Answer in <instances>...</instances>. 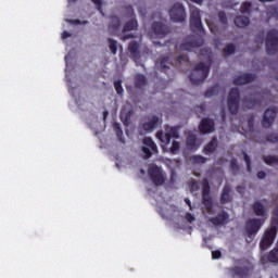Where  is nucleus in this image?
<instances>
[{
	"instance_id": "53",
	"label": "nucleus",
	"mask_w": 278,
	"mask_h": 278,
	"mask_svg": "<svg viewBox=\"0 0 278 278\" xmlns=\"http://www.w3.org/2000/svg\"><path fill=\"white\" fill-rule=\"evenodd\" d=\"M252 210H264V204H262L260 201H256L254 202Z\"/></svg>"
},
{
	"instance_id": "58",
	"label": "nucleus",
	"mask_w": 278,
	"mask_h": 278,
	"mask_svg": "<svg viewBox=\"0 0 278 278\" xmlns=\"http://www.w3.org/2000/svg\"><path fill=\"white\" fill-rule=\"evenodd\" d=\"M198 110H200L201 114L205 112V103H201L199 106H197Z\"/></svg>"
},
{
	"instance_id": "5",
	"label": "nucleus",
	"mask_w": 278,
	"mask_h": 278,
	"mask_svg": "<svg viewBox=\"0 0 278 278\" xmlns=\"http://www.w3.org/2000/svg\"><path fill=\"white\" fill-rule=\"evenodd\" d=\"M266 51L268 55H275L278 53V30L273 28L267 31L266 36Z\"/></svg>"
},
{
	"instance_id": "61",
	"label": "nucleus",
	"mask_w": 278,
	"mask_h": 278,
	"mask_svg": "<svg viewBox=\"0 0 278 278\" xmlns=\"http://www.w3.org/2000/svg\"><path fill=\"white\" fill-rule=\"evenodd\" d=\"M185 203L189 205V208L192 210V202H190V199H185Z\"/></svg>"
},
{
	"instance_id": "21",
	"label": "nucleus",
	"mask_w": 278,
	"mask_h": 278,
	"mask_svg": "<svg viewBox=\"0 0 278 278\" xmlns=\"http://www.w3.org/2000/svg\"><path fill=\"white\" fill-rule=\"evenodd\" d=\"M186 144L190 151H195V149H199V139H197V135H188Z\"/></svg>"
},
{
	"instance_id": "9",
	"label": "nucleus",
	"mask_w": 278,
	"mask_h": 278,
	"mask_svg": "<svg viewBox=\"0 0 278 278\" xmlns=\"http://www.w3.org/2000/svg\"><path fill=\"white\" fill-rule=\"evenodd\" d=\"M190 28L193 34L203 31V23L201 22V11L197 8L190 9Z\"/></svg>"
},
{
	"instance_id": "49",
	"label": "nucleus",
	"mask_w": 278,
	"mask_h": 278,
	"mask_svg": "<svg viewBox=\"0 0 278 278\" xmlns=\"http://www.w3.org/2000/svg\"><path fill=\"white\" fill-rule=\"evenodd\" d=\"M220 257H223V252H220L219 250H215L212 252L213 260H220Z\"/></svg>"
},
{
	"instance_id": "22",
	"label": "nucleus",
	"mask_w": 278,
	"mask_h": 278,
	"mask_svg": "<svg viewBox=\"0 0 278 278\" xmlns=\"http://www.w3.org/2000/svg\"><path fill=\"white\" fill-rule=\"evenodd\" d=\"M220 203H231V186L225 185L220 195Z\"/></svg>"
},
{
	"instance_id": "43",
	"label": "nucleus",
	"mask_w": 278,
	"mask_h": 278,
	"mask_svg": "<svg viewBox=\"0 0 278 278\" xmlns=\"http://www.w3.org/2000/svg\"><path fill=\"white\" fill-rule=\"evenodd\" d=\"M218 18H219V23H222L223 25H227L228 23L227 14L224 11L218 12Z\"/></svg>"
},
{
	"instance_id": "15",
	"label": "nucleus",
	"mask_w": 278,
	"mask_h": 278,
	"mask_svg": "<svg viewBox=\"0 0 278 278\" xmlns=\"http://www.w3.org/2000/svg\"><path fill=\"white\" fill-rule=\"evenodd\" d=\"M199 131L200 134H214V131H216L214 119L210 117L202 118L199 124Z\"/></svg>"
},
{
	"instance_id": "52",
	"label": "nucleus",
	"mask_w": 278,
	"mask_h": 278,
	"mask_svg": "<svg viewBox=\"0 0 278 278\" xmlns=\"http://www.w3.org/2000/svg\"><path fill=\"white\" fill-rule=\"evenodd\" d=\"M185 220H186L187 223H190V224L194 223V220H195L194 215H192V214H190V213H187V214L185 215Z\"/></svg>"
},
{
	"instance_id": "48",
	"label": "nucleus",
	"mask_w": 278,
	"mask_h": 278,
	"mask_svg": "<svg viewBox=\"0 0 278 278\" xmlns=\"http://www.w3.org/2000/svg\"><path fill=\"white\" fill-rule=\"evenodd\" d=\"M254 125H255V117L254 116H250L248 118V127H249L250 131H253Z\"/></svg>"
},
{
	"instance_id": "17",
	"label": "nucleus",
	"mask_w": 278,
	"mask_h": 278,
	"mask_svg": "<svg viewBox=\"0 0 278 278\" xmlns=\"http://www.w3.org/2000/svg\"><path fill=\"white\" fill-rule=\"evenodd\" d=\"M256 78L257 76L255 74L248 73L236 77L233 84L235 86H244L245 84L255 81Z\"/></svg>"
},
{
	"instance_id": "28",
	"label": "nucleus",
	"mask_w": 278,
	"mask_h": 278,
	"mask_svg": "<svg viewBox=\"0 0 278 278\" xmlns=\"http://www.w3.org/2000/svg\"><path fill=\"white\" fill-rule=\"evenodd\" d=\"M134 29H138V20L132 18L130 21H128L124 27H123V31H134Z\"/></svg>"
},
{
	"instance_id": "25",
	"label": "nucleus",
	"mask_w": 278,
	"mask_h": 278,
	"mask_svg": "<svg viewBox=\"0 0 278 278\" xmlns=\"http://www.w3.org/2000/svg\"><path fill=\"white\" fill-rule=\"evenodd\" d=\"M233 23L237 27H248V25L251 23V20H249V16L238 15L235 17Z\"/></svg>"
},
{
	"instance_id": "59",
	"label": "nucleus",
	"mask_w": 278,
	"mask_h": 278,
	"mask_svg": "<svg viewBox=\"0 0 278 278\" xmlns=\"http://www.w3.org/2000/svg\"><path fill=\"white\" fill-rule=\"evenodd\" d=\"M236 190H237V192H239V194H242L244 192V187L237 186Z\"/></svg>"
},
{
	"instance_id": "62",
	"label": "nucleus",
	"mask_w": 278,
	"mask_h": 278,
	"mask_svg": "<svg viewBox=\"0 0 278 278\" xmlns=\"http://www.w3.org/2000/svg\"><path fill=\"white\" fill-rule=\"evenodd\" d=\"M126 10H128V12H130V14H134V7L128 5V7H126Z\"/></svg>"
},
{
	"instance_id": "8",
	"label": "nucleus",
	"mask_w": 278,
	"mask_h": 278,
	"mask_svg": "<svg viewBox=\"0 0 278 278\" xmlns=\"http://www.w3.org/2000/svg\"><path fill=\"white\" fill-rule=\"evenodd\" d=\"M265 219L250 218L245 223V233L248 238H255L257 232L264 226Z\"/></svg>"
},
{
	"instance_id": "34",
	"label": "nucleus",
	"mask_w": 278,
	"mask_h": 278,
	"mask_svg": "<svg viewBox=\"0 0 278 278\" xmlns=\"http://www.w3.org/2000/svg\"><path fill=\"white\" fill-rule=\"evenodd\" d=\"M263 160L265 164H267L268 166H273V164H276L278 166V156L267 155V156H264Z\"/></svg>"
},
{
	"instance_id": "16",
	"label": "nucleus",
	"mask_w": 278,
	"mask_h": 278,
	"mask_svg": "<svg viewBox=\"0 0 278 278\" xmlns=\"http://www.w3.org/2000/svg\"><path fill=\"white\" fill-rule=\"evenodd\" d=\"M152 31L157 38H164L170 34V28L162 22H153Z\"/></svg>"
},
{
	"instance_id": "27",
	"label": "nucleus",
	"mask_w": 278,
	"mask_h": 278,
	"mask_svg": "<svg viewBox=\"0 0 278 278\" xmlns=\"http://www.w3.org/2000/svg\"><path fill=\"white\" fill-rule=\"evenodd\" d=\"M134 115V111H128L127 113H121L119 118L126 127L131 125V116Z\"/></svg>"
},
{
	"instance_id": "54",
	"label": "nucleus",
	"mask_w": 278,
	"mask_h": 278,
	"mask_svg": "<svg viewBox=\"0 0 278 278\" xmlns=\"http://www.w3.org/2000/svg\"><path fill=\"white\" fill-rule=\"evenodd\" d=\"M72 23L74 24V25H86V24H88V21H80V20H74V21H72Z\"/></svg>"
},
{
	"instance_id": "50",
	"label": "nucleus",
	"mask_w": 278,
	"mask_h": 278,
	"mask_svg": "<svg viewBox=\"0 0 278 278\" xmlns=\"http://www.w3.org/2000/svg\"><path fill=\"white\" fill-rule=\"evenodd\" d=\"M190 190L192 192H197V190H199V182L197 180H192L190 184Z\"/></svg>"
},
{
	"instance_id": "11",
	"label": "nucleus",
	"mask_w": 278,
	"mask_h": 278,
	"mask_svg": "<svg viewBox=\"0 0 278 278\" xmlns=\"http://www.w3.org/2000/svg\"><path fill=\"white\" fill-rule=\"evenodd\" d=\"M278 109L277 106H271L267 109L262 118V125L265 129L273 127V123H275V118H277Z\"/></svg>"
},
{
	"instance_id": "55",
	"label": "nucleus",
	"mask_w": 278,
	"mask_h": 278,
	"mask_svg": "<svg viewBox=\"0 0 278 278\" xmlns=\"http://www.w3.org/2000/svg\"><path fill=\"white\" fill-rule=\"evenodd\" d=\"M71 36H72V34L68 33V31H66V30H64V31L62 33V39H63V40H66V38H71Z\"/></svg>"
},
{
	"instance_id": "19",
	"label": "nucleus",
	"mask_w": 278,
	"mask_h": 278,
	"mask_svg": "<svg viewBox=\"0 0 278 278\" xmlns=\"http://www.w3.org/2000/svg\"><path fill=\"white\" fill-rule=\"evenodd\" d=\"M157 125H160V117L153 115L149 122L143 123L142 127L144 131H153V129H156Z\"/></svg>"
},
{
	"instance_id": "39",
	"label": "nucleus",
	"mask_w": 278,
	"mask_h": 278,
	"mask_svg": "<svg viewBox=\"0 0 278 278\" xmlns=\"http://www.w3.org/2000/svg\"><path fill=\"white\" fill-rule=\"evenodd\" d=\"M251 8H253V4H251V2H243L241 5V13L251 14Z\"/></svg>"
},
{
	"instance_id": "57",
	"label": "nucleus",
	"mask_w": 278,
	"mask_h": 278,
	"mask_svg": "<svg viewBox=\"0 0 278 278\" xmlns=\"http://www.w3.org/2000/svg\"><path fill=\"white\" fill-rule=\"evenodd\" d=\"M176 173H175V169H172V172H170V181H172V184H175V177H176Z\"/></svg>"
},
{
	"instance_id": "38",
	"label": "nucleus",
	"mask_w": 278,
	"mask_h": 278,
	"mask_svg": "<svg viewBox=\"0 0 278 278\" xmlns=\"http://www.w3.org/2000/svg\"><path fill=\"white\" fill-rule=\"evenodd\" d=\"M225 55H233L236 53V46L233 43H228L224 49Z\"/></svg>"
},
{
	"instance_id": "12",
	"label": "nucleus",
	"mask_w": 278,
	"mask_h": 278,
	"mask_svg": "<svg viewBox=\"0 0 278 278\" xmlns=\"http://www.w3.org/2000/svg\"><path fill=\"white\" fill-rule=\"evenodd\" d=\"M210 181H207V179H204L202 186V203L203 205H205V210H212L214 207V202L212 200V195L210 194Z\"/></svg>"
},
{
	"instance_id": "20",
	"label": "nucleus",
	"mask_w": 278,
	"mask_h": 278,
	"mask_svg": "<svg viewBox=\"0 0 278 278\" xmlns=\"http://www.w3.org/2000/svg\"><path fill=\"white\" fill-rule=\"evenodd\" d=\"M170 66H173V63L170 62V58L168 56L160 58L159 68L161 73H168V71L170 70Z\"/></svg>"
},
{
	"instance_id": "31",
	"label": "nucleus",
	"mask_w": 278,
	"mask_h": 278,
	"mask_svg": "<svg viewBox=\"0 0 278 278\" xmlns=\"http://www.w3.org/2000/svg\"><path fill=\"white\" fill-rule=\"evenodd\" d=\"M111 24L110 29H113V31H118V28L121 27V18L118 16H111Z\"/></svg>"
},
{
	"instance_id": "64",
	"label": "nucleus",
	"mask_w": 278,
	"mask_h": 278,
	"mask_svg": "<svg viewBox=\"0 0 278 278\" xmlns=\"http://www.w3.org/2000/svg\"><path fill=\"white\" fill-rule=\"evenodd\" d=\"M193 3H198L199 5H201V3H203V0H191Z\"/></svg>"
},
{
	"instance_id": "32",
	"label": "nucleus",
	"mask_w": 278,
	"mask_h": 278,
	"mask_svg": "<svg viewBox=\"0 0 278 278\" xmlns=\"http://www.w3.org/2000/svg\"><path fill=\"white\" fill-rule=\"evenodd\" d=\"M109 47L111 49V53H113V55H116V53L118 52V41L109 38Z\"/></svg>"
},
{
	"instance_id": "51",
	"label": "nucleus",
	"mask_w": 278,
	"mask_h": 278,
	"mask_svg": "<svg viewBox=\"0 0 278 278\" xmlns=\"http://www.w3.org/2000/svg\"><path fill=\"white\" fill-rule=\"evenodd\" d=\"M243 159L247 164L248 170H251V157L247 155V153H243Z\"/></svg>"
},
{
	"instance_id": "13",
	"label": "nucleus",
	"mask_w": 278,
	"mask_h": 278,
	"mask_svg": "<svg viewBox=\"0 0 278 278\" xmlns=\"http://www.w3.org/2000/svg\"><path fill=\"white\" fill-rule=\"evenodd\" d=\"M151 181L154 186H164L166 177L162 174V169L157 166L150 167L148 170Z\"/></svg>"
},
{
	"instance_id": "56",
	"label": "nucleus",
	"mask_w": 278,
	"mask_h": 278,
	"mask_svg": "<svg viewBox=\"0 0 278 278\" xmlns=\"http://www.w3.org/2000/svg\"><path fill=\"white\" fill-rule=\"evenodd\" d=\"M257 178L258 179H265L266 178V172H263V170L258 172L257 173Z\"/></svg>"
},
{
	"instance_id": "6",
	"label": "nucleus",
	"mask_w": 278,
	"mask_h": 278,
	"mask_svg": "<svg viewBox=\"0 0 278 278\" xmlns=\"http://www.w3.org/2000/svg\"><path fill=\"white\" fill-rule=\"evenodd\" d=\"M214 210H206L203 211V214L205 215V218H208V223H212L215 227H218L220 225H227L229 223V214L227 211H222L217 216L215 217H210L213 216Z\"/></svg>"
},
{
	"instance_id": "10",
	"label": "nucleus",
	"mask_w": 278,
	"mask_h": 278,
	"mask_svg": "<svg viewBox=\"0 0 278 278\" xmlns=\"http://www.w3.org/2000/svg\"><path fill=\"white\" fill-rule=\"evenodd\" d=\"M169 18L174 21V23H184L186 21V9L184 4L177 2L169 10Z\"/></svg>"
},
{
	"instance_id": "41",
	"label": "nucleus",
	"mask_w": 278,
	"mask_h": 278,
	"mask_svg": "<svg viewBox=\"0 0 278 278\" xmlns=\"http://www.w3.org/2000/svg\"><path fill=\"white\" fill-rule=\"evenodd\" d=\"M178 64H190V59L188 58V54H182L177 58Z\"/></svg>"
},
{
	"instance_id": "24",
	"label": "nucleus",
	"mask_w": 278,
	"mask_h": 278,
	"mask_svg": "<svg viewBox=\"0 0 278 278\" xmlns=\"http://www.w3.org/2000/svg\"><path fill=\"white\" fill-rule=\"evenodd\" d=\"M147 86V76L143 74H137L135 75V88L138 90H142Z\"/></svg>"
},
{
	"instance_id": "42",
	"label": "nucleus",
	"mask_w": 278,
	"mask_h": 278,
	"mask_svg": "<svg viewBox=\"0 0 278 278\" xmlns=\"http://www.w3.org/2000/svg\"><path fill=\"white\" fill-rule=\"evenodd\" d=\"M159 215L163 218V220H173V216L168 215V211L160 210Z\"/></svg>"
},
{
	"instance_id": "33",
	"label": "nucleus",
	"mask_w": 278,
	"mask_h": 278,
	"mask_svg": "<svg viewBox=\"0 0 278 278\" xmlns=\"http://www.w3.org/2000/svg\"><path fill=\"white\" fill-rule=\"evenodd\" d=\"M255 216H260L261 218H257V220H268V211L266 210H255L254 211Z\"/></svg>"
},
{
	"instance_id": "26",
	"label": "nucleus",
	"mask_w": 278,
	"mask_h": 278,
	"mask_svg": "<svg viewBox=\"0 0 278 278\" xmlns=\"http://www.w3.org/2000/svg\"><path fill=\"white\" fill-rule=\"evenodd\" d=\"M232 273L237 277L247 278L249 277V267H233Z\"/></svg>"
},
{
	"instance_id": "7",
	"label": "nucleus",
	"mask_w": 278,
	"mask_h": 278,
	"mask_svg": "<svg viewBox=\"0 0 278 278\" xmlns=\"http://www.w3.org/2000/svg\"><path fill=\"white\" fill-rule=\"evenodd\" d=\"M227 105L230 114H238V110H240V89L232 88L229 91Z\"/></svg>"
},
{
	"instance_id": "63",
	"label": "nucleus",
	"mask_w": 278,
	"mask_h": 278,
	"mask_svg": "<svg viewBox=\"0 0 278 278\" xmlns=\"http://www.w3.org/2000/svg\"><path fill=\"white\" fill-rule=\"evenodd\" d=\"M110 113L108 112V111H104L103 112V121H105L106 118H108V115H109Z\"/></svg>"
},
{
	"instance_id": "47",
	"label": "nucleus",
	"mask_w": 278,
	"mask_h": 278,
	"mask_svg": "<svg viewBox=\"0 0 278 278\" xmlns=\"http://www.w3.org/2000/svg\"><path fill=\"white\" fill-rule=\"evenodd\" d=\"M230 168L235 173H238V170H240V167L238 166V161L236 159L230 161Z\"/></svg>"
},
{
	"instance_id": "40",
	"label": "nucleus",
	"mask_w": 278,
	"mask_h": 278,
	"mask_svg": "<svg viewBox=\"0 0 278 278\" xmlns=\"http://www.w3.org/2000/svg\"><path fill=\"white\" fill-rule=\"evenodd\" d=\"M191 161L193 162V164H205V162H207V159L201 155H193L191 157Z\"/></svg>"
},
{
	"instance_id": "30",
	"label": "nucleus",
	"mask_w": 278,
	"mask_h": 278,
	"mask_svg": "<svg viewBox=\"0 0 278 278\" xmlns=\"http://www.w3.org/2000/svg\"><path fill=\"white\" fill-rule=\"evenodd\" d=\"M114 129L116 131L117 140L119 142H122V144H125V137L123 136V128H121V124L115 123L114 124Z\"/></svg>"
},
{
	"instance_id": "35",
	"label": "nucleus",
	"mask_w": 278,
	"mask_h": 278,
	"mask_svg": "<svg viewBox=\"0 0 278 278\" xmlns=\"http://www.w3.org/2000/svg\"><path fill=\"white\" fill-rule=\"evenodd\" d=\"M215 94H218V85L208 88V89L204 92V97H206L207 99H210V97H215Z\"/></svg>"
},
{
	"instance_id": "14",
	"label": "nucleus",
	"mask_w": 278,
	"mask_h": 278,
	"mask_svg": "<svg viewBox=\"0 0 278 278\" xmlns=\"http://www.w3.org/2000/svg\"><path fill=\"white\" fill-rule=\"evenodd\" d=\"M143 144L144 147H142L141 149L146 160H149V157H151L153 153H157V146L151 137L143 138Z\"/></svg>"
},
{
	"instance_id": "60",
	"label": "nucleus",
	"mask_w": 278,
	"mask_h": 278,
	"mask_svg": "<svg viewBox=\"0 0 278 278\" xmlns=\"http://www.w3.org/2000/svg\"><path fill=\"white\" fill-rule=\"evenodd\" d=\"M129 38H134V35H131V34H128V35H124L123 37H122V40H129Z\"/></svg>"
},
{
	"instance_id": "18",
	"label": "nucleus",
	"mask_w": 278,
	"mask_h": 278,
	"mask_svg": "<svg viewBox=\"0 0 278 278\" xmlns=\"http://www.w3.org/2000/svg\"><path fill=\"white\" fill-rule=\"evenodd\" d=\"M128 51L132 60L140 59V43H138V41H130L128 45Z\"/></svg>"
},
{
	"instance_id": "29",
	"label": "nucleus",
	"mask_w": 278,
	"mask_h": 278,
	"mask_svg": "<svg viewBox=\"0 0 278 278\" xmlns=\"http://www.w3.org/2000/svg\"><path fill=\"white\" fill-rule=\"evenodd\" d=\"M243 105L249 110H253V108H257V105H260V101L255 99L245 98L243 99Z\"/></svg>"
},
{
	"instance_id": "2",
	"label": "nucleus",
	"mask_w": 278,
	"mask_h": 278,
	"mask_svg": "<svg viewBox=\"0 0 278 278\" xmlns=\"http://www.w3.org/2000/svg\"><path fill=\"white\" fill-rule=\"evenodd\" d=\"M210 75V65L200 62L195 65L193 71L189 75V79L192 86H199V84H203L207 76Z\"/></svg>"
},
{
	"instance_id": "23",
	"label": "nucleus",
	"mask_w": 278,
	"mask_h": 278,
	"mask_svg": "<svg viewBox=\"0 0 278 278\" xmlns=\"http://www.w3.org/2000/svg\"><path fill=\"white\" fill-rule=\"evenodd\" d=\"M218 149V139L213 137L212 140L204 147V153L210 155V153H214Z\"/></svg>"
},
{
	"instance_id": "46",
	"label": "nucleus",
	"mask_w": 278,
	"mask_h": 278,
	"mask_svg": "<svg viewBox=\"0 0 278 278\" xmlns=\"http://www.w3.org/2000/svg\"><path fill=\"white\" fill-rule=\"evenodd\" d=\"M269 18H278V9L276 7L270 8L268 12Z\"/></svg>"
},
{
	"instance_id": "1",
	"label": "nucleus",
	"mask_w": 278,
	"mask_h": 278,
	"mask_svg": "<svg viewBox=\"0 0 278 278\" xmlns=\"http://www.w3.org/2000/svg\"><path fill=\"white\" fill-rule=\"evenodd\" d=\"M277 231H278V210H275L273 213L270 227L264 231L263 237L260 241L261 251H267V249H270V247H273V243L275 242V238H277Z\"/></svg>"
},
{
	"instance_id": "37",
	"label": "nucleus",
	"mask_w": 278,
	"mask_h": 278,
	"mask_svg": "<svg viewBox=\"0 0 278 278\" xmlns=\"http://www.w3.org/2000/svg\"><path fill=\"white\" fill-rule=\"evenodd\" d=\"M181 149V143H179V141L174 140L172 142V147L169 148V152L172 153V155H177V151Z\"/></svg>"
},
{
	"instance_id": "3",
	"label": "nucleus",
	"mask_w": 278,
	"mask_h": 278,
	"mask_svg": "<svg viewBox=\"0 0 278 278\" xmlns=\"http://www.w3.org/2000/svg\"><path fill=\"white\" fill-rule=\"evenodd\" d=\"M181 129L180 126H166L165 127V135L164 131L159 130L156 132V138L162 142L163 144H170L173 138L174 140L179 139V130Z\"/></svg>"
},
{
	"instance_id": "4",
	"label": "nucleus",
	"mask_w": 278,
	"mask_h": 278,
	"mask_svg": "<svg viewBox=\"0 0 278 278\" xmlns=\"http://www.w3.org/2000/svg\"><path fill=\"white\" fill-rule=\"evenodd\" d=\"M205 40L201 35H190L187 36L185 41L179 46L180 51H192L193 49H199V47H203Z\"/></svg>"
},
{
	"instance_id": "45",
	"label": "nucleus",
	"mask_w": 278,
	"mask_h": 278,
	"mask_svg": "<svg viewBox=\"0 0 278 278\" xmlns=\"http://www.w3.org/2000/svg\"><path fill=\"white\" fill-rule=\"evenodd\" d=\"M266 142H278V135L270 134L265 137Z\"/></svg>"
},
{
	"instance_id": "44",
	"label": "nucleus",
	"mask_w": 278,
	"mask_h": 278,
	"mask_svg": "<svg viewBox=\"0 0 278 278\" xmlns=\"http://www.w3.org/2000/svg\"><path fill=\"white\" fill-rule=\"evenodd\" d=\"M94 4L97 10L100 12V14H103V0H91Z\"/></svg>"
},
{
	"instance_id": "36",
	"label": "nucleus",
	"mask_w": 278,
	"mask_h": 278,
	"mask_svg": "<svg viewBox=\"0 0 278 278\" xmlns=\"http://www.w3.org/2000/svg\"><path fill=\"white\" fill-rule=\"evenodd\" d=\"M114 88H115L117 94H119V97L124 94L125 89H123V80H115Z\"/></svg>"
}]
</instances>
